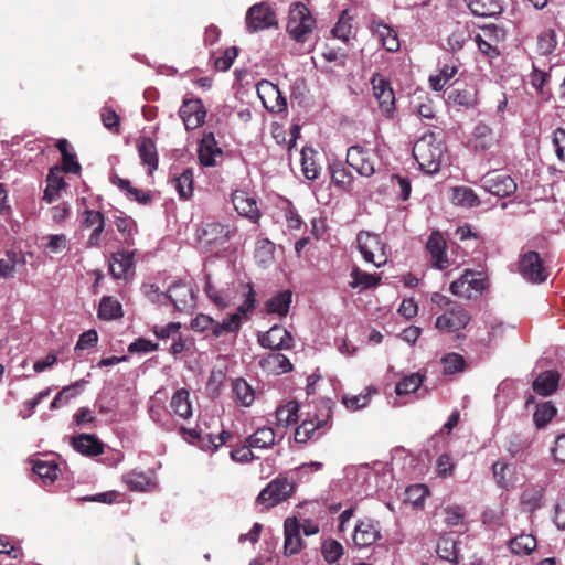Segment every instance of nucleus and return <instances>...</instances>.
Segmentation results:
<instances>
[{"label": "nucleus", "mask_w": 565, "mask_h": 565, "mask_svg": "<svg viewBox=\"0 0 565 565\" xmlns=\"http://www.w3.org/2000/svg\"><path fill=\"white\" fill-rule=\"evenodd\" d=\"M500 32L495 25H486L475 36V42L483 55L490 58L499 56L498 43L500 41Z\"/></svg>", "instance_id": "obj_20"}, {"label": "nucleus", "mask_w": 565, "mask_h": 565, "mask_svg": "<svg viewBox=\"0 0 565 565\" xmlns=\"http://www.w3.org/2000/svg\"><path fill=\"white\" fill-rule=\"evenodd\" d=\"M245 26L248 33L278 29L279 22L276 10L267 1L253 4L245 14Z\"/></svg>", "instance_id": "obj_3"}, {"label": "nucleus", "mask_w": 565, "mask_h": 565, "mask_svg": "<svg viewBox=\"0 0 565 565\" xmlns=\"http://www.w3.org/2000/svg\"><path fill=\"white\" fill-rule=\"evenodd\" d=\"M230 237L231 234L227 226L217 222L207 223L198 231L200 244L207 248L221 246L225 244Z\"/></svg>", "instance_id": "obj_18"}, {"label": "nucleus", "mask_w": 565, "mask_h": 565, "mask_svg": "<svg viewBox=\"0 0 565 565\" xmlns=\"http://www.w3.org/2000/svg\"><path fill=\"white\" fill-rule=\"evenodd\" d=\"M125 482L131 491H146L151 486V480L143 473H129Z\"/></svg>", "instance_id": "obj_60"}, {"label": "nucleus", "mask_w": 565, "mask_h": 565, "mask_svg": "<svg viewBox=\"0 0 565 565\" xmlns=\"http://www.w3.org/2000/svg\"><path fill=\"white\" fill-rule=\"evenodd\" d=\"M113 184L119 188L121 191L126 192V195L134 201H137L140 204L147 205L152 202V195L150 191H142L131 185L130 181L127 179L119 178L115 175L111 179Z\"/></svg>", "instance_id": "obj_34"}, {"label": "nucleus", "mask_w": 565, "mask_h": 565, "mask_svg": "<svg viewBox=\"0 0 565 565\" xmlns=\"http://www.w3.org/2000/svg\"><path fill=\"white\" fill-rule=\"evenodd\" d=\"M246 443L253 448H268L275 444V431L270 427L258 428L253 435L246 438Z\"/></svg>", "instance_id": "obj_42"}, {"label": "nucleus", "mask_w": 565, "mask_h": 565, "mask_svg": "<svg viewBox=\"0 0 565 565\" xmlns=\"http://www.w3.org/2000/svg\"><path fill=\"white\" fill-rule=\"evenodd\" d=\"M424 375L419 373H412L407 376H404L395 387V392L397 395H407L409 393L416 392L420 385L423 384Z\"/></svg>", "instance_id": "obj_54"}, {"label": "nucleus", "mask_w": 565, "mask_h": 565, "mask_svg": "<svg viewBox=\"0 0 565 565\" xmlns=\"http://www.w3.org/2000/svg\"><path fill=\"white\" fill-rule=\"evenodd\" d=\"M291 291L282 290L273 296L266 302V310L269 313H277L281 317L286 316L289 311L291 303Z\"/></svg>", "instance_id": "obj_40"}, {"label": "nucleus", "mask_w": 565, "mask_h": 565, "mask_svg": "<svg viewBox=\"0 0 565 565\" xmlns=\"http://www.w3.org/2000/svg\"><path fill=\"white\" fill-rule=\"evenodd\" d=\"M100 117L103 125L107 129L116 134H119L120 117L114 109L109 107L103 108Z\"/></svg>", "instance_id": "obj_64"}, {"label": "nucleus", "mask_w": 565, "mask_h": 565, "mask_svg": "<svg viewBox=\"0 0 565 565\" xmlns=\"http://www.w3.org/2000/svg\"><path fill=\"white\" fill-rule=\"evenodd\" d=\"M287 32L298 43L308 41L316 28V19L302 2H296L289 10Z\"/></svg>", "instance_id": "obj_2"}, {"label": "nucleus", "mask_w": 565, "mask_h": 565, "mask_svg": "<svg viewBox=\"0 0 565 565\" xmlns=\"http://www.w3.org/2000/svg\"><path fill=\"white\" fill-rule=\"evenodd\" d=\"M296 484L287 477L273 479L257 495L256 503L265 509L274 508L288 500L295 492Z\"/></svg>", "instance_id": "obj_4"}, {"label": "nucleus", "mask_w": 565, "mask_h": 565, "mask_svg": "<svg viewBox=\"0 0 565 565\" xmlns=\"http://www.w3.org/2000/svg\"><path fill=\"white\" fill-rule=\"evenodd\" d=\"M417 100L418 102L414 105V107L418 116L424 119H435L436 114L433 99L429 96L425 95L419 96Z\"/></svg>", "instance_id": "obj_61"}, {"label": "nucleus", "mask_w": 565, "mask_h": 565, "mask_svg": "<svg viewBox=\"0 0 565 565\" xmlns=\"http://www.w3.org/2000/svg\"><path fill=\"white\" fill-rule=\"evenodd\" d=\"M316 154V150L311 147H305L301 150L302 172L308 180H316L319 177V167L315 160Z\"/></svg>", "instance_id": "obj_46"}, {"label": "nucleus", "mask_w": 565, "mask_h": 565, "mask_svg": "<svg viewBox=\"0 0 565 565\" xmlns=\"http://www.w3.org/2000/svg\"><path fill=\"white\" fill-rule=\"evenodd\" d=\"M159 349L157 342H152L146 338H137L134 342L128 345V352L130 354H146L154 352Z\"/></svg>", "instance_id": "obj_62"}, {"label": "nucleus", "mask_w": 565, "mask_h": 565, "mask_svg": "<svg viewBox=\"0 0 565 565\" xmlns=\"http://www.w3.org/2000/svg\"><path fill=\"white\" fill-rule=\"evenodd\" d=\"M521 504L533 512L542 507L543 493L540 489H525L521 494Z\"/></svg>", "instance_id": "obj_57"}, {"label": "nucleus", "mask_w": 565, "mask_h": 565, "mask_svg": "<svg viewBox=\"0 0 565 565\" xmlns=\"http://www.w3.org/2000/svg\"><path fill=\"white\" fill-rule=\"evenodd\" d=\"M167 298L178 311H186L194 306V292L190 284L179 280L171 285Z\"/></svg>", "instance_id": "obj_19"}, {"label": "nucleus", "mask_w": 565, "mask_h": 565, "mask_svg": "<svg viewBox=\"0 0 565 565\" xmlns=\"http://www.w3.org/2000/svg\"><path fill=\"white\" fill-rule=\"evenodd\" d=\"M232 203L238 214L256 221L259 217V210L254 198L243 190H236L232 193Z\"/></svg>", "instance_id": "obj_24"}, {"label": "nucleus", "mask_w": 565, "mask_h": 565, "mask_svg": "<svg viewBox=\"0 0 565 565\" xmlns=\"http://www.w3.org/2000/svg\"><path fill=\"white\" fill-rule=\"evenodd\" d=\"M458 543L449 535H441L437 542L436 553L437 555L452 565L459 563V548Z\"/></svg>", "instance_id": "obj_35"}, {"label": "nucleus", "mask_w": 565, "mask_h": 565, "mask_svg": "<svg viewBox=\"0 0 565 565\" xmlns=\"http://www.w3.org/2000/svg\"><path fill=\"white\" fill-rule=\"evenodd\" d=\"M330 418L331 407L324 405L320 415L316 414L313 417L305 419L301 425L296 428L295 441L300 444L307 443L309 439L313 438L316 431L328 426Z\"/></svg>", "instance_id": "obj_12"}, {"label": "nucleus", "mask_w": 565, "mask_h": 565, "mask_svg": "<svg viewBox=\"0 0 565 565\" xmlns=\"http://www.w3.org/2000/svg\"><path fill=\"white\" fill-rule=\"evenodd\" d=\"M557 409L552 402H544L536 406L533 420L537 428L545 427L556 415Z\"/></svg>", "instance_id": "obj_52"}, {"label": "nucleus", "mask_w": 565, "mask_h": 565, "mask_svg": "<svg viewBox=\"0 0 565 565\" xmlns=\"http://www.w3.org/2000/svg\"><path fill=\"white\" fill-rule=\"evenodd\" d=\"M238 54V50L236 46L227 47L222 56H218L214 61V66L217 71L225 72L231 68L235 57Z\"/></svg>", "instance_id": "obj_63"}, {"label": "nucleus", "mask_w": 565, "mask_h": 565, "mask_svg": "<svg viewBox=\"0 0 565 565\" xmlns=\"http://www.w3.org/2000/svg\"><path fill=\"white\" fill-rule=\"evenodd\" d=\"M498 142V136L489 125L484 122L476 125L472 131V145L477 151H488L497 146Z\"/></svg>", "instance_id": "obj_25"}, {"label": "nucleus", "mask_w": 565, "mask_h": 565, "mask_svg": "<svg viewBox=\"0 0 565 565\" xmlns=\"http://www.w3.org/2000/svg\"><path fill=\"white\" fill-rule=\"evenodd\" d=\"M356 243L365 262L372 263L375 267H382L387 263V246L379 234L361 231L356 236Z\"/></svg>", "instance_id": "obj_5"}, {"label": "nucleus", "mask_w": 565, "mask_h": 565, "mask_svg": "<svg viewBox=\"0 0 565 565\" xmlns=\"http://www.w3.org/2000/svg\"><path fill=\"white\" fill-rule=\"evenodd\" d=\"M299 404L296 401H290L276 411V418L278 425L289 426L298 420Z\"/></svg>", "instance_id": "obj_48"}, {"label": "nucleus", "mask_w": 565, "mask_h": 565, "mask_svg": "<svg viewBox=\"0 0 565 565\" xmlns=\"http://www.w3.org/2000/svg\"><path fill=\"white\" fill-rule=\"evenodd\" d=\"M444 366V374L452 375L459 372H463L466 369L465 358L456 352L447 353L441 358Z\"/></svg>", "instance_id": "obj_53"}, {"label": "nucleus", "mask_w": 565, "mask_h": 565, "mask_svg": "<svg viewBox=\"0 0 565 565\" xmlns=\"http://www.w3.org/2000/svg\"><path fill=\"white\" fill-rule=\"evenodd\" d=\"M179 115L186 130H192L203 125L206 109L199 98L184 99L180 107Z\"/></svg>", "instance_id": "obj_16"}, {"label": "nucleus", "mask_w": 565, "mask_h": 565, "mask_svg": "<svg viewBox=\"0 0 565 565\" xmlns=\"http://www.w3.org/2000/svg\"><path fill=\"white\" fill-rule=\"evenodd\" d=\"M510 551L516 555H527L536 547V539L532 534H520L509 542Z\"/></svg>", "instance_id": "obj_44"}, {"label": "nucleus", "mask_w": 565, "mask_h": 565, "mask_svg": "<svg viewBox=\"0 0 565 565\" xmlns=\"http://www.w3.org/2000/svg\"><path fill=\"white\" fill-rule=\"evenodd\" d=\"M236 402L243 406H249L254 401V391L244 379H236L232 383Z\"/></svg>", "instance_id": "obj_50"}, {"label": "nucleus", "mask_w": 565, "mask_h": 565, "mask_svg": "<svg viewBox=\"0 0 565 565\" xmlns=\"http://www.w3.org/2000/svg\"><path fill=\"white\" fill-rule=\"evenodd\" d=\"M65 186V181L62 175V170L60 167L55 166L49 170V174L46 177V188L44 190L43 200L47 203H52L55 201L60 191Z\"/></svg>", "instance_id": "obj_31"}, {"label": "nucleus", "mask_w": 565, "mask_h": 565, "mask_svg": "<svg viewBox=\"0 0 565 565\" xmlns=\"http://www.w3.org/2000/svg\"><path fill=\"white\" fill-rule=\"evenodd\" d=\"M331 178L335 186L343 190L351 188L354 177L353 174L341 163L334 162L330 166Z\"/></svg>", "instance_id": "obj_45"}, {"label": "nucleus", "mask_w": 565, "mask_h": 565, "mask_svg": "<svg viewBox=\"0 0 565 565\" xmlns=\"http://www.w3.org/2000/svg\"><path fill=\"white\" fill-rule=\"evenodd\" d=\"M451 200L457 205L468 207L477 206L480 203L478 195L468 186L452 188Z\"/></svg>", "instance_id": "obj_47"}, {"label": "nucleus", "mask_w": 565, "mask_h": 565, "mask_svg": "<svg viewBox=\"0 0 565 565\" xmlns=\"http://www.w3.org/2000/svg\"><path fill=\"white\" fill-rule=\"evenodd\" d=\"M57 471L58 466L54 461H34L33 472L44 481L53 482L57 477Z\"/></svg>", "instance_id": "obj_55"}, {"label": "nucleus", "mask_w": 565, "mask_h": 565, "mask_svg": "<svg viewBox=\"0 0 565 565\" xmlns=\"http://www.w3.org/2000/svg\"><path fill=\"white\" fill-rule=\"evenodd\" d=\"M242 316L239 313H231L222 322L214 321L213 335L218 338L225 333L237 332L241 328Z\"/></svg>", "instance_id": "obj_49"}, {"label": "nucleus", "mask_w": 565, "mask_h": 565, "mask_svg": "<svg viewBox=\"0 0 565 565\" xmlns=\"http://www.w3.org/2000/svg\"><path fill=\"white\" fill-rule=\"evenodd\" d=\"M458 68L456 65H444L437 75L429 77V84L431 89L440 92L455 77Z\"/></svg>", "instance_id": "obj_51"}, {"label": "nucleus", "mask_w": 565, "mask_h": 565, "mask_svg": "<svg viewBox=\"0 0 565 565\" xmlns=\"http://www.w3.org/2000/svg\"><path fill=\"white\" fill-rule=\"evenodd\" d=\"M371 30L377 36L382 46L388 52H397L399 50V40L397 32L388 24L382 21H374Z\"/></svg>", "instance_id": "obj_26"}, {"label": "nucleus", "mask_w": 565, "mask_h": 565, "mask_svg": "<svg viewBox=\"0 0 565 565\" xmlns=\"http://www.w3.org/2000/svg\"><path fill=\"white\" fill-rule=\"evenodd\" d=\"M352 18L348 14L347 11H343L337 22V24L332 29V34L334 38L342 40L343 42H348L351 33H352Z\"/></svg>", "instance_id": "obj_56"}, {"label": "nucleus", "mask_w": 565, "mask_h": 565, "mask_svg": "<svg viewBox=\"0 0 565 565\" xmlns=\"http://www.w3.org/2000/svg\"><path fill=\"white\" fill-rule=\"evenodd\" d=\"M471 12L479 17H493L502 11L500 0H463Z\"/></svg>", "instance_id": "obj_37"}, {"label": "nucleus", "mask_w": 565, "mask_h": 565, "mask_svg": "<svg viewBox=\"0 0 565 565\" xmlns=\"http://www.w3.org/2000/svg\"><path fill=\"white\" fill-rule=\"evenodd\" d=\"M445 154L443 141L434 134L423 135L413 147V156L427 174L439 172Z\"/></svg>", "instance_id": "obj_1"}, {"label": "nucleus", "mask_w": 565, "mask_h": 565, "mask_svg": "<svg viewBox=\"0 0 565 565\" xmlns=\"http://www.w3.org/2000/svg\"><path fill=\"white\" fill-rule=\"evenodd\" d=\"M477 102V90L473 87L451 89L447 95V103L455 106L469 108L473 107Z\"/></svg>", "instance_id": "obj_39"}, {"label": "nucleus", "mask_w": 565, "mask_h": 565, "mask_svg": "<svg viewBox=\"0 0 565 565\" xmlns=\"http://www.w3.org/2000/svg\"><path fill=\"white\" fill-rule=\"evenodd\" d=\"M181 431L183 434L189 435L193 439H198L203 449L210 450L212 452H215L223 445H228L231 447L234 446V434L224 429L220 434H206L203 437L196 429H188L185 427H182Z\"/></svg>", "instance_id": "obj_17"}, {"label": "nucleus", "mask_w": 565, "mask_h": 565, "mask_svg": "<svg viewBox=\"0 0 565 565\" xmlns=\"http://www.w3.org/2000/svg\"><path fill=\"white\" fill-rule=\"evenodd\" d=\"M373 96L379 103V109L386 118H392L396 110L395 95L390 81L380 73L373 74L371 78Z\"/></svg>", "instance_id": "obj_8"}, {"label": "nucleus", "mask_w": 565, "mask_h": 565, "mask_svg": "<svg viewBox=\"0 0 565 565\" xmlns=\"http://www.w3.org/2000/svg\"><path fill=\"white\" fill-rule=\"evenodd\" d=\"M353 542L355 546L363 548L369 547L381 539V530L379 521L371 518L360 520L353 532Z\"/></svg>", "instance_id": "obj_14"}, {"label": "nucleus", "mask_w": 565, "mask_h": 565, "mask_svg": "<svg viewBox=\"0 0 565 565\" xmlns=\"http://www.w3.org/2000/svg\"><path fill=\"white\" fill-rule=\"evenodd\" d=\"M321 553L328 563H334L343 555V546L340 542L328 539L322 543Z\"/></svg>", "instance_id": "obj_58"}, {"label": "nucleus", "mask_w": 565, "mask_h": 565, "mask_svg": "<svg viewBox=\"0 0 565 565\" xmlns=\"http://www.w3.org/2000/svg\"><path fill=\"white\" fill-rule=\"evenodd\" d=\"M135 252L119 250L111 254L109 259V271L115 279L125 278L134 266Z\"/></svg>", "instance_id": "obj_30"}, {"label": "nucleus", "mask_w": 565, "mask_h": 565, "mask_svg": "<svg viewBox=\"0 0 565 565\" xmlns=\"http://www.w3.org/2000/svg\"><path fill=\"white\" fill-rule=\"evenodd\" d=\"M97 316L102 320H116L124 316L121 303L111 296H104L100 299Z\"/></svg>", "instance_id": "obj_36"}, {"label": "nucleus", "mask_w": 565, "mask_h": 565, "mask_svg": "<svg viewBox=\"0 0 565 565\" xmlns=\"http://www.w3.org/2000/svg\"><path fill=\"white\" fill-rule=\"evenodd\" d=\"M471 319V313L461 303L455 302L437 317L435 327L441 332H458L465 329Z\"/></svg>", "instance_id": "obj_7"}, {"label": "nucleus", "mask_w": 565, "mask_h": 565, "mask_svg": "<svg viewBox=\"0 0 565 565\" xmlns=\"http://www.w3.org/2000/svg\"><path fill=\"white\" fill-rule=\"evenodd\" d=\"M136 148L141 163L148 168V175H152L159 167V154L156 141L147 136L136 140Z\"/></svg>", "instance_id": "obj_21"}, {"label": "nucleus", "mask_w": 565, "mask_h": 565, "mask_svg": "<svg viewBox=\"0 0 565 565\" xmlns=\"http://www.w3.org/2000/svg\"><path fill=\"white\" fill-rule=\"evenodd\" d=\"M72 446L82 455L95 457L104 452V444L90 434H81L72 438Z\"/></svg>", "instance_id": "obj_29"}, {"label": "nucleus", "mask_w": 565, "mask_h": 565, "mask_svg": "<svg viewBox=\"0 0 565 565\" xmlns=\"http://www.w3.org/2000/svg\"><path fill=\"white\" fill-rule=\"evenodd\" d=\"M559 380L561 375L557 371H544L535 377L532 388L539 395L550 396L557 391Z\"/></svg>", "instance_id": "obj_27"}, {"label": "nucleus", "mask_w": 565, "mask_h": 565, "mask_svg": "<svg viewBox=\"0 0 565 565\" xmlns=\"http://www.w3.org/2000/svg\"><path fill=\"white\" fill-rule=\"evenodd\" d=\"M174 188L181 200H189L193 195L194 173L188 168L173 179Z\"/></svg>", "instance_id": "obj_41"}, {"label": "nucleus", "mask_w": 565, "mask_h": 565, "mask_svg": "<svg viewBox=\"0 0 565 565\" xmlns=\"http://www.w3.org/2000/svg\"><path fill=\"white\" fill-rule=\"evenodd\" d=\"M488 287V279L482 273L466 270L450 284L449 290L455 296L472 300L479 298Z\"/></svg>", "instance_id": "obj_6"}, {"label": "nucleus", "mask_w": 565, "mask_h": 565, "mask_svg": "<svg viewBox=\"0 0 565 565\" xmlns=\"http://www.w3.org/2000/svg\"><path fill=\"white\" fill-rule=\"evenodd\" d=\"M345 162L361 177L370 178L375 173L374 156L371 150L360 145H353L348 148Z\"/></svg>", "instance_id": "obj_9"}, {"label": "nucleus", "mask_w": 565, "mask_h": 565, "mask_svg": "<svg viewBox=\"0 0 565 565\" xmlns=\"http://www.w3.org/2000/svg\"><path fill=\"white\" fill-rule=\"evenodd\" d=\"M170 408L178 417L183 419L190 418L193 413L190 402V392L186 388L177 390L171 397Z\"/></svg>", "instance_id": "obj_32"}, {"label": "nucleus", "mask_w": 565, "mask_h": 565, "mask_svg": "<svg viewBox=\"0 0 565 565\" xmlns=\"http://www.w3.org/2000/svg\"><path fill=\"white\" fill-rule=\"evenodd\" d=\"M377 393V390L373 386H367L365 393L359 395H343L342 403L344 406L352 412L359 411L367 406L371 397Z\"/></svg>", "instance_id": "obj_43"}, {"label": "nucleus", "mask_w": 565, "mask_h": 565, "mask_svg": "<svg viewBox=\"0 0 565 565\" xmlns=\"http://www.w3.org/2000/svg\"><path fill=\"white\" fill-rule=\"evenodd\" d=\"M285 544L284 550L286 555H294L300 552L302 547V540L300 537V524L297 519H287L285 521Z\"/></svg>", "instance_id": "obj_28"}, {"label": "nucleus", "mask_w": 565, "mask_h": 565, "mask_svg": "<svg viewBox=\"0 0 565 565\" xmlns=\"http://www.w3.org/2000/svg\"><path fill=\"white\" fill-rule=\"evenodd\" d=\"M426 248L431 256L433 264L438 269H445L449 266L446 255V241L438 232H433L428 237Z\"/></svg>", "instance_id": "obj_23"}, {"label": "nucleus", "mask_w": 565, "mask_h": 565, "mask_svg": "<svg viewBox=\"0 0 565 565\" xmlns=\"http://www.w3.org/2000/svg\"><path fill=\"white\" fill-rule=\"evenodd\" d=\"M258 342L263 348L273 351L289 350L294 345L290 332L278 324L271 327L267 332L259 334Z\"/></svg>", "instance_id": "obj_15"}, {"label": "nucleus", "mask_w": 565, "mask_h": 565, "mask_svg": "<svg viewBox=\"0 0 565 565\" xmlns=\"http://www.w3.org/2000/svg\"><path fill=\"white\" fill-rule=\"evenodd\" d=\"M199 160L204 167H214L216 164L215 157L222 156L223 151L217 146V141L213 132L203 135L199 145Z\"/></svg>", "instance_id": "obj_22"}, {"label": "nucleus", "mask_w": 565, "mask_h": 565, "mask_svg": "<svg viewBox=\"0 0 565 565\" xmlns=\"http://www.w3.org/2000/svg\"><path fill=\"white\" fill-rule=\"evenodd\" d=\"M260 366L271 373L282 374L292 370L289 359L279 352H271L260 360Z\"/></svg>", "instance_id": "obj_33"}, {"label": "nucleus", "mask_w": 565, "mask_h": 565, "mask_svg": "<svg viewBox=\"0 0 565 565\" xmlns=\"http://www.w3.org/2000/svg\"><path fill=\"white\" fill-rule=\"evenodd\" d=\"M482 186L489 193L500 198L510 196L516 191V183L510 175L495 171L489 172L482 178Z\"/></svg>", "instance_id": "obj_13"}, {"label": "nucleus", "mask_w": 565, "mask_h": 565, "mask_svg": "<svg viewBox=\"0 0 565 565\" xmlns=\"http://www.w3.org/2000/svg\"><path fill=\"white\" fill-rule=\"evenodd\" d=\"M556 33L552 29L542 32L537 38V50L543 55L551 54L556 49Z\"/></svg>", "instance_id": "obj_59"}, {"label": "nucleus", "mask_w": 565, "mask_h": 565, "mask_svg": "<svg viewBox=\"0 0 565 565\" xmlns=\"http://www.w3.org/2000/svg\"><path fill=\"white\" fill-rule=\"evenodd\" d=\"M351 278L350 287L353 289L360 288L361 290L376 287L382 280L381 274H369L356 266L351 271Z\"/></svg>", "instance_id": "obj_38"}, {"label": "nucleus", "mask_w": 565, "mask_h": 565, "mask_svg": "<svg viewBox=\"0 0 565 565\" xmlns=\"http://www.w3.org/2000/svg\"><path fill=\"white\" fill-rule=\"evenodd\" d=\"M520 274L532 284H542L548 278V270L537 252L530 250L519 262Z\"/></svg>", "instance_id": "obj_10"}, {"label": "nucleus", "mask_w": 565, "mask_h": 565, "mask_svg": "<svg viewBox=\"0 0 565 565\" xmlns=\"http://www.w3.org/2000/svg\"><path fill=\"white\" fill-rule=\"evenodd\" d=\"M257 95L263 106L273 114H281L287 110V100L279 87L269 81L262 79L258 82Z\"/></svg>", "instance_id": "obj_11"}]
</instances>
